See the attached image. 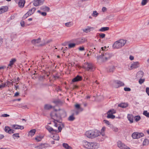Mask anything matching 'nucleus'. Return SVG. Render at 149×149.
Segmentation results:
<instances>
[{
  "label": "nucleus",
  "mask_w": 149,
  "mask_h": 149,
  "mask_svg": "<svg viewBox=\"0 0 149 149\" xmlns=\"http://www.w3.org/2000/svg\"><path fill=\"white\" fill-rule=\"evenodd\" d=\"M67 116V113L65 110L59 109L58 110L54 109L50 113V116L52 119L54 120V122L56 121L59 122V124L61 123V118H65Z\"/></svg>",
  "instance_id": "obj_1"
},
{
  "label": "nucleus",
  "mask_w": 149,
  "mask_h": 149,
  "mask_svg": "<svg viewBox=\"0 0 149 149\" xmlns=\"http://www.w3.org/2000/svg\"><path fill=\"white\" fill-rule=\"evenodd\" d=\"M101 50L100 51V53L101 54V55L97 56V59L98 62H104L109 59L111 56L112 55L107 52H105L107 50L106 47H102Z\"/></svg>",
  "instance_id": "obj_2"
},
{
  "label": "nucleus",
  "mask_w": 149,
  "mask_h": 149,
  "mask_svg": "<svg viewBox=\"0 0 149 149\" xmlns=\"http://www.w3.org/2000/svg\"><path fill=\"white\" fill-rule=\"evenodd\" d=\"M54 126L56 127H58V130H54L53 128L49 126L46 127V128L48 131L53 134L54 133H57L61 132L62 128L64 127V124L63 123L58 124L54 121Z\"/></svg>",
  "instance_id": "obj_3"
},
{
  "label": "nucleus",
  "mask_w": 149,
  "mask_h": 149,
  "mask_svg": "<svg viewBox=\"0 0 149 149\" xmlns=\"http://www.w3.org/2000/svg\"><path fill=\"white\" fill-rule=\"evenodd\" d=\"M99 134L98 130H90L86 132L85 135L89 139H93L99 136Z\"/></svg>",
  "instance_id": "obj_4"
},
{
  "label": "nucleus",
  "mask_w": 149,
  "mask_h": 149,
  "mask_svg": "<svg viewBox=\"0 0 149 149\" xmlns=\"http://www.w3.org/2000/svg\"><path fill=\"white\" fill-rule=\"evenodd\" d=\"M126 41L123 39L120 40L115 42L113 45V48L119 49L124 46L126 43Z\"/></svg>",
  "instance_id": "obj_5"
},
{
  "label": "nucleus",
  "mask_w": 149,
  "mask_h": 149,
  "mask_svg": "<svg viewBox=\"0 0 149 149\" xmlns=\"http://www.w3.org/2000/svg\"><path fill=\"white\" fill-rule=\"evenodd\" d=\"M83 68L86 70L90 71H93L95 70L93 65L91 63H85Z\"/></svg>",
  "instance_id": "obj_6"
},
{
  "label": "nucleus",
  "mask_w": 149,
  "mask_h": 149,
  "mask_svg": "<svg viewBox=\"0 0 149 149\" xmlns=\"http://www.w3.org/2000/svg\"><path fill=\"white\" fill-rule=\"evenodd\" d=\"M111 84L113 87L115 88H118L124 85L123 82L119 80H114L111 82Z\"/></svg>",
  "instance_id": "obj_7"
},
{
  "label": "nucleus",
  "mask_w": 149,
  "mask_h": 149,
  "mask_svg": "<svg viewBox=\"0 0 149 149\" xmlns=\"http://www.w3.org/2000/svg\"><path fill=\"white\" fill-rule=\"evenodd\" d=\"M116 113V111L115 110L113 109H110L107 112V117L108 118L113 119L115 118V116L113 114Z\"/></svg>",
  "instance_id": "obj_8"
},
{
  "label": "nucleus",
  "mask_w": 149,
  "mask_h": 149,
  "mask_svg": "<svg viewBox=\"0 0 149 149\" xmlns=\"http://www.w3.org/2000/svg\"><path fill=\"white\" fill-rule=\"evenodd\" d=\"M144 136V134L143 133L138 132H134L132 135V137L133 139H138Z\"/></svg>",
  "instance_id": "obj_9"
},
{
  "label": "nucleus",
  "mask_w": 149,
  "mask_h": 149,
  "mask_svg": "<svg viewBox=\"0 0 149 149\" xmlns=\"http://www.w3.org/2000/svg\"><path fill=\"white\" fill-rule=\"evenodd\" d=\"M92 142H89L87 141H84L83 142V146L85 148L87 149H91Z\"/></svg>",
  "instance_id": "obj_10"
},
{
  "label": "nucleus",
  "mask_w": 149,
  "mask_h": 149,
  "mask_svg": "<svg viewBox=\"0 0 149 149\" xmlns=\"http://www.w3.org/2000/svg\"><path fill=\"white\" fill-rule=\"evenodd\" d=\"M139 63L138 62H136L132 63L129 68L130 70L133 69L138 68L139 66Z\"/></svg>",
  "instance_id": "obj_11"
},
{
  "label": "nucleus",
  "mask_w": 149,
  "mask_h": 149,
  "mask_svg": "<svg viewBox=\"0 0 149 149\" xmlns=\"http://www.w3.org/2000/svg\"><path fill=\"white\" fill-rule=\"evenodd\" d=\"M94 28L90 26H87L86 28L82 29V30L84 32L88 33L91 31H93Z\"/></svg>",
  "instance_id": "obj_12"
},
{
  "label": "nucleus",
  "mask_w": 149,
  "mask_h": 149,
  "mask_svg": "<svg viewBox=\"0 0 149 149\" xmlns=\"http://www.w3.org/2000/svg\"><path fill=\"white\" fill-rule=\"evenodd\" d=\"M86 41V40L85 38H80L77 39L76 40V44L77 45L82 44Z\"/></svg>",
  "instance_id": "obj_13"
},
{
  "label": "nucleus",
  "mask_w": 149,
  "mask_h": 149,
  "mask_svg": "<svg viewBox=\"0 0 149 149\" xmlns=\"http://www.w3.org/2000/svg\"><path fill=\"white\" fill-rule=\"evenodd\" d=\"M33 5L35 6H37L41 5L43 3V0H34Z\"/></svg>",
  "instance_id": "obj_14"
},
{
  "label": "nucleus",
  "mask_w": 149,
  "mask_h": 149,
  "mask_svg": "<svg viewBox=\"0 0 149 149\" xmlns=\"http://www.w3.org/2000/svg\"><path fill=\"white\" fill-rule=\"evenodd\" d=\"M8 9L7 6H3L0 8V14L6 12Z\"/></svg>",
  "instance_id": "obj_15"
},
{
  "label": "nucleus",
  "mask_w": 149,
  "mask_h": 149,
  "mask_svg": "<svg viewBox=\"0 0 149 149\" xmlns=\"http://www.w3.org/2000/svg\"><path fill=\"white\" fill-rule=\"evenodd\" d=\"M12 128L15 129L22 130L24 128L23 126L19 125L17 124H13L11 125Z\"/></svg>",
  "instance_id": "obj_16"
},
{
  "label": "nucleus",
  "mask_w": 149,
  "mask_h": 149,
  "mask_svg": "<svg viewBox=\"0 0 149 149\" xmlns=\"http://www.w3.org/2000/svg\"><path fill=\"white\" fill-rule=\"evenodd\" d=\"M100 146L99 143L95 142H92L91 146V149H97Z\"/></svg>",
  "instance_id": "obj_17"
},
{
  "label": "nucleus",
  "mask_w": 149,
  "mask_h": 149,
  "mask_svg": "<svg viewBox=\"0 0 149 149\" xmlns=\"http://www.w3.org/2000/svg\"><path fill=\"white\" fill-rule=\"evenodd\" d=\"M134 118V116L132 114H128L127 115V118L130 123H132L133 122Z\"/></svg>",
  "instance_id": "obj_18"
},
{
  "label": "nucleus",
  "mask_w": 149,
  "mask_h": 149,
  "mask_svg": "<svg viewBox=\"0 0 149 149\" xmlns=\"http://www.w3.org/2000/svg\"><path fill=\"white\" fill-rule=\"evenodd\" d=\"M43 135L39 134L37 135L35 138V140L37 142L40 141L44 137Z\"/></svg>",
  "instance_id": "obj_19"
},
{
  "label": "nucleus",
  "mask_w": 149,
  "mask_h": 149,
  "mask_svg": "<svg viewBox=\"0 0 149 149\" xmlns=\"http://www.w3.org/2000/svg\"><path fill=\"white\" fill-rule=\"evenodd\" d=\"M25 1L24 0H19V1L18 3L19 6L21 8H22L24 7Z\"/></svg>",
  "instance_id": "obj_20"
},
{
  "label": "nucleus",
  "mask_w": 149,
  "mask_h": 149,
  "mask_svg": "<svg viewBox=\"0 0 149 149\" xmlns=\"http://www.w3.org/2000/svg\"><path fill=\"white\" fill-rule=\"evenodd\" d=\"M82 79V78L81 76L77 75L72 79V81L73 82L78 81L81 80Z\"/></svg>",
  "instance_id": "obj_21"
},
{
  "label": "nucleus",
  "mask_w": 149,
  "mask_h": 149,
  "mask_svg": "<svg viewBox=\"0 0 149 149\" xmlns=\"http://www.w3.org/2000/svg\"><path fill=\"white\" fill-rule=\"evenodd\" d=\"M47 144H41L40 145L35 147V148L38 149H42L46 147L47 146Z\"/></svg>",
  "instance_id": "obj_22"
},
{
  "label": "nucleus",
  "mask_w": 149,
  "mask_h": 149,
  "mask_svg": "<svg viewBox=\"0 0 149 149\" xmlns=\"http://www.w3.org/2000/svg\"><path fill=\"white\" fill-rule=\"evenodd\" d=\"M106 130V127H103L101 130V132L99 131L100 135H101L102 136H105V133L104 132Z\"/></svg>",
  "instance_id": "obj_23"
},
{
  "label": "nucleus",
  "mask_w": 149,
  "mask_h": 149,
  "mask_svg": "<svg viewBox=\"0 0 149 149\" xmlns=\"http://www.w3.org/2000/svg\"><path fill=\"white\" fill-rule=\"evenodd\" d=\"M41 41V39L38 38L37 39H33L31 41V42L33 44H36L39 43Z\"/></svg>",
  "instance_id": "obj_24"
},
{
  "label": "nucleus",
  "mask_w": 149,
  "mask_h": 149,
  "mask_svg": "<svg viewBox=\"0 0 149 149\" xmlns=\"http://www.w3.org/2000/svg\"><path fill=\"white\" fill-rule=\"evenodd\" d=\"M115 69V67L113 65H112L108 68L107 69V71L109 72H113Z\"/></svg>",
  "instance_id": "obj_25"
},
{
  "label": "nucleus",
  "mask_w": 149,
  "mask_h": 149,
  "mask_svg": "<svg viewBox=\"0 0 149 149\" xmlns=\"http://www.w3.org/2000/svg\"><path fill=\"white\" fill-rule=\"evenodd\" d=\"M51 137L54 140L58 141L59 139V136L57 134H56L51 136Z\"/></svg>",
  "instance_id": "obj_26"
},
{
  "label": "nucleus",
  "mask_w": 149,
  "mask_h": 149,
  "mask_svg": "<svg viewBox=\"0 0 149 149\" xmlns=\"http://www.w3.org/2000/svg\"><path fill=\"white\" fill-rule=\"evenodd\" d=\"M36 132V130L35 129H33L31 130L29 132L28 135L29 136H30L32 137L33 136L35 133Z\"/></svg>",
  "instance_id": "obj_27"
},
{
  "label": "nucleus",
  "mask_w": 149,
  "mask_h": 149,
  "mask_svg": "<svg viewBox=\"0 0 149 149\" xmlns=\"http://www.w3.org/2000/svg\"><path fill=\"white\" fill-rule=\"evenodd\" d=\"M143 72L142 71H139L136 74V77L137 78H141L143 76Z\"/></svg>",
  "instance_id": "obj_28"
},
{
  "label": "nucleus",
  "mask_w": 149,
  "mask_h": 149,
  "mask_svg": "<svg viewBox=\"0 0 149 149\" xmlns=\"http://www.w3.org/2000/svg\"><path fill=\"white\" fill-rule=\"evenodd\" d=\"M16 59L15 58L12 59L10 61L9 64L8 65V66L10 67H11L14 64V63L16 61Z\"/></svg>",
  "instance_id": "obj_29"
},
{
  "label": "nucleus",
  "mask_w": 149,
  "mask_h": 149,
  "mask_svg": "<svg viewBox=\"0 0 149 149\" xmlns=\"http://www.w3.org/2000/svg\"><path fill=\"white\" fill-rule=\"evenodd\" d=\"M4 130L5 132L9 134H10V131H11V129L8 126H5Z\"/></svg>",
  "instance_id": "obj_30"
},
{
  "label": "nucleus",
  "mask_w": 149,
  "mask_h": 149,
  "mask_svg": "<svg viewBox=\"0 0 149 149\" xmlns=\"http://www.w3.org/2000/svg\"><path fill=\"white\" fill-rule=\"evenodd\" d=\"M36 10V8H33L28 11L27 13L29 14L30 15H31L34 13Z\"/></svg>",
  "instance_id": "obj_31"
},
{
  "label": "nucleus",
  "mask_w": 149,
  "mask_h": 149,
  "mask_svg": "<svg viewBox=\"0 0 149 149\" xmlns=\"http://www.w3.org/2000/svg\"><path fill=\"white\" fill-rule=\"evenodd\" d=\"M128 104L126 103H122L118 105V106L122 108H125L127 107Z\"/></svg>",
  "instance_id": "obj_32"
},
{
  "label": "nucleus",
  "mask_w": 149,
  "mask_h": 149,
  "mask_svg": "<svg viewBox=\"0 0 149 149\" xmlns=\"http://www.w3.org/2000/svg\"><path fill=\"white\" fill-rule=\"evenodd\" d=\"M40 9L44 11H49L50 9L49 7L46 6H42L40 8Z\"/></svg>",
  "instance_id": "obj_33"
},
{
  "label": "nucleus",
  "mask_w": 149,
  "mask_h": 149,
  "mask_svg": "<svg viewBox=\"0 0 149 149\" xmlns=\"http://www.w3.org/2000/svg\"><path fill=\"white\" fill-rule=\"evenodd\" d=\"M149 144V140L145 139L143 142V145L144 146H147Z\"/></svg>",
  "instance_id": "obj_34"
},
{
  "label": "nucleus",
  "mask_w": 149,
  "mask_h": 149,
  "mask_svg": "<svg viewBox=\"0 0 149 149\" xmlns=\"http://www.w3.org/2000/svg\"><path fill=\"white\" fill-rule=\"evenodd\" d=\"M73 111L74 112V113H73V115H78L80 112H81L82 111H80V110L79 109H74L73 110Z\"/></svg>",
  "instance_id": "obj_35"
},
{
  "label": "nucleus",
  "mask_w": 149,
  "mask_h": 149,
  "mask_svg": "<svg viewBox=\"0 0 149 149\" xmlns=\"http://www.w3.org/2000/svg\"><path fill=\"white\" fill-rule=\"evenodd\" d=\"M109 127L113 131L116 132L118 131V129L117 127L113 126V125H110V126H109Z\"/></svg>",
  "instance_id": "obj_36"
},
{
  "label": "nucleus",
  "mask_w": 149,
  "mask_h": 149,
  "mask_svg": "<svg viewBox=\"0 0 149 149\" xmlns=\"http://www.w3.org/2000/svg\"><path fill=\"white\" fill-rule=\"evenodd\" d=\"M109 27H103L101 28L100 29H99V31H100L103 32L107 31L109 30Z\"/></svg>",
  "instance_id": "obj_37"
},
{
  "label": "nucleus",
  "mask_w": 149,
  "mask_h": 149,
  "mask_svg": "<svg viewBox=\"0 0 149 149\" xmlns=\"http://www.w3.org/2000/svg\"><path fill=\"white\" fill-rule=\"evenodd\" d=\"M75 109L80 110V111H82L83 110V109L81 107L79 104H77L75 105Z\"/></svg>",
  "instance_id": "obj_38"
},
{
  "label": "nucleus",
  "mask_w": 149,
  "mask_h": 149,
  "mask_svg": "<svg viewBox=\"0 0 149 149\" xmlns=\"http://www.w3.org/2000/svg\"><path fill=\"white\" fill-rule=\"evenodd\" d=\"M63 146L66 149H71V147L69 146L68 144L66 143H63Z\"/></svg>",
  "instance_id": "obj_39"
},
{
  "label": "nucleus",
  "mask_w": 149,
  "mask_h": 149,
  "mask_svg": "<svg viewBox=\"0 0 149 149\" xmlns=\"http://www.w3.org/2000/svg\"><path fill=\"white\" fill-rule=\"evenodd\" d=\"M52 107V106L49 104H46L44 107V108L45 109L49 110Z\"/></svg>",
  "instance_id": "obj_40"
},
{
  "label": "nucleus",
  "mask_w": 149,
  "mask_h": 149,
  "mask_svg": "<svg viewBox=\"0 0 149 149\" xmlns=\"http://www.w3.org/2000/svg\"><path fill=\"white\" fill-rule=\"evenodd\" d=\"M74 115H73V114L68 118V120L70 121H72L74 120L75 119V118L74 117Z\"/></svg>",
  "instance_id": "obj_41"
},
{
  "label": "nucleus",
  "mask_w": 149,
  "mask_h": 149,
  "mask_svg": "<svg viewBox=\"0 0 149 149\" xmlns=\"http://www.w3.org/2000/svg\"><path fill=\"white\" fill-rule=\"evenodd\" d=\"M98 15L99 13H97L96 10L94 11L92 14V15L95 17H96Z\"/></svg>",
  "instance_id": "obj_42"
},
{
  "label": "nucleus",
  "mask_w": 149,
  "mask_h": 149,
  "mask_svg": "<svg viewBox=\"0 0 149 149\" xmlns=\"http://www.w3.org/2000/svg\"><path fill=\"white\" fill-rule=\"evenodd\" d=\"M19 134L18 133L13 134V137L14 139L19 138Z\"/></svg>",
  "instance_id": "obj_43"
},
{
  "label": "nucleus",
  "mask_w": 149,
  "mask_h": 149,
  "mask_svg": "<svg viewBox=\"0 0 149 149\" xmlns=\"http://www.w3.org/2000/svg\"><path fill=\"white\" fill-rule=\"evenodd\" d=\"M143 114L146 117L149 118V112H148L147 111H144Z\"/></svg>",
  "instance_id": "obj_44"
},
{
  "label": "nucleus",
  "mask_w": 149,
  "mask_h": 149,
  "mask_svg": "<svg viewBox=\"0 0 149 149\" xmlns=\"http://www.w3.org/2000/svg\"><path fill=\"white\" fill-rule=\"evenodd\" d=\"M76 45H77L76 43H70L68 44L69 47V48H73Z\"/></svg>",
  "instance_id": "obj_45"
},
{
  "label": "nucleus",
  "mask_w": 149,
  "mask_h": 149,
  "mask_svg": "<svg viewBox=\"0 0 149 149\" xmlns=\"http://www.w3.org/2000/svg\"><path fill=\"white\" fill-rule=\"evenodd\" d=\"M135 120L136 122L139 121L141 119V117L139 116H137L134 117Z\"/></svg>",
  "instance_id": "obj_46"
},
{
  "label": "nucleus",
  "mask_w": 149,
  "mask_h": 149,
  "mask_svg": "<svg viewBox=\"0 0 149 149\" xmlns=\"http://www.w3.org/2000/svg\"><path fill=\"white\" fill-rule=\"evenodd\" d=\"M149 0H142L141 3V5L142 6L145 5L148 2Z\"/></svg>",
  "instance_id": "obj_47"
},
{
  "label": "nucleus",
  "mask_w": 149,
  "mask_h": 149,
  "mask_svg": "<svg viewBox=\"0 0 149 149\" xmlns=\"http://www.w3.org/2000/svg\"><path fill=\"white\" fill-rule=\"evenodd\" d=\"M73 25V24L71 22H68L65 23V25L68 27H70L72 26Z\"/></svg>",
  "instance_id": "obj_48"
},
{
  "label": "nucleus",
  "mask_w": 149,
  "mask_h": 149,
  "mask_svg": "<svg viewBox=\"0 0 149 149\" xmlns=\"http://www.w3.org/2000/svg\"><path fill=\"white\" fill-rule=\"evenodd\" d=\"M30 15L27 12L22 17L23 19H25L29 16Z\"/></svg>",
  "instance_id": "obj_49"
},
{
  "label": "nucleus",
  "mask_w": 149,
  "mask_h": 149,
  "mask_svg": "<svg viewBox=\"0 0 149 149\" xmlns=\"http://www.w3.org/2000/svg\"><path fill=\"white\" fill-rule=\"evenodd\" d=\"M30 15L27 12L22 17L23 19H25L29 16Z\"/></svg>",
  "instance_id": "obj_50"
},
{
  "label": "nucleus",
  "mask_w": 149,
  "mask_h": 149,
  "mask_svg": "<svg viewBox=\"0 0 149 149\" xmlns=\"http://www.w3.org/2000/svg\"><path fill=\"white\" fill-rule=\"evenodd\" d=\"M6 86V83H2L0 85V89H1L5 87Z\"/></svg>",
  "instance_id": "obj_51"
},
{
  "label": "nucleus",
  "mask_w": 149,
  "mask_h": 149,
  "mask_svg": "<svg viewBox=\"0 0 149 149\" xmlns=\"http://www.w3.org/2000/svg\"><path fill=\"white\" fill-rule=\"evenodd\" d=\"M103 122L104 123H105L107 125L110 126V125H111L110 124V123L107 120H103Z\"/></svg>",
  "instance_id": "obj_52"
},
{
  "label": "nucleus",
  "mask_w": 149,
  "mask_h": 149,
  "mask_svg": "<svg viewBox=\"0 0 149 149\" xmlns=\"http://www.w3.org/2000/svg\"><path fill=\"white\" fill-rule=\"evenodd\" d=\"M6 84V86L9 87L11 85L12 82H10L8 81H7L5 83Z\"/></svg>",
  "instance_id": "obj_53"
},
{
  "label": "nucleus",
  "mask_w": 149,
  "mask_h": 149,
  "mask_svg": "<svg viewBox=\"0 0 149 149\" xmlns=\"http://www.w3.org/2000/svg\"><path fill=\"white\" fill-rule=\"evenodd\" d=\"M144 79H140L139 80V83L140 84H141L144 82Z\"/></svg>",
  "instance_id": "obj_54"
},
{
  "label": "nucleus",
  "mask_w": 149,
  "mask_h": 149,
  "mask_svg": "<svg viewBox=\"0 0 149 149\" xmlns=\"http://www.w3.org/2000/svg\"><path fill=\"white\" fill-rule=\"evenodd\" d=\"M9 115L7 114H4L1 115V117H8L9 116Z\"/></svg>",
  "instance_id": "obj_55"
},
{
  "label": "nucleus",
  "mask_w": 149,
  "mask_h": 149,
  "mask_svg": "<svg viewBox=\"0 0 149 149\" xmlns=\"http://www.w3.org/2000/svg\"><path fill=\"white\" fill-rule=\"evenodd\" d=\"M105 34L104 33H101L100 34V38H104L105 37Z\"/></svg>",
  "instance_id": "obj_56"
},
{
  "label": "nucleus",
  "mask_w": 149,
  "mask_h": 149,
  "mask_svg": "<svg viewBox=\"0 0 149 149\" xmlns=\"http://www.w3.org/2000/svg\"><path fill=\"white\" fill-rule=\"evenodd\" d=\"M124 90L125 91H131V89L129 88L125 87L124 88Z\"/></svg>",
  "instance_id": "obj_57"
},
{
  "label": "nucleus",
  "mask_w": 149,
  "mask_h": 149,
  "mask_svg": "<svg viewBox=\"0 0 149 149\" xmlns=\"http://www.w3.org/2000/svg\"><path fill=\"white\" fill-rule=\"evenodd\" d=\"M146 92L147 94L149 96V88L147 87L146 89Z\"/></svg>",
  "instance_id": "obj_58"
},
{
  "label": "nucleus",
  "mask_w": 149,
  "mask_h": 149,
  "mask_svg": "<svg viewBox=\"0 0 149 149\" xmlns=\"http://www.w3.org/2000/svg\"><path fill=\"white\" fill-rule=\"evenodd\" d=\"M21 26L22 27L24 26V21H21L20 22Z\"/></svg>",
  "instance_id": "obj_59"
},
{
  "label": "nucleus",
  "mask_w": 149,
  "mask_h": 149,
  "mask_svg": "<svg viewBox=\"0 0 149 149\" xmlns=\"http://www.w3.org/2000/svg\"><path fill=\"white\" fill-rule=\"evenodd\" d=\"M102 10L103 12H104L107 10V9L105 7H102Z\"/></svg>",
  "instance_id": "obj_60"
},
{
  "label": "nucleus",
  "mask_w": 149,
  "mask_h": 149,
  "mask_svg": "<svg viewBox=\"0 0 149 149\" xmlns=\"http://www.w3.org/2000/svg\"><path fill=\"white\" fill-rule=\"evenodd\" d=\"M4 137V136L3 134H0V140L3 138Z\"/></svg>",
  "instance_id": "obj_61"
},
{
  "label": "nucleus",
  "mask_w": 149,
  "mask_h": 149,
  "mask_svg": "<svg viewBox=\"0 0 149 149\" xmlns=\"http://www.w3.org/2000/svg\"><path fill=\"white\" fill-rule=\"evenodd\" d=\"M41 15L42 16H45L46 15L47 13L46 12H42L41 13Z\"/></svg>",
  "instance_id": "obj_62"
},
{
  "label": "nucleus",
  "mask_w": 149,
  "mask_h": 149,
  "mask_svg": "<svg viewBox=\"0 0 149 149\" xmlns=\"http://www.w3.org/2000/svg\"><path fill=\"white\" fill-rule=\"evenodd\" d=\"M11 130L9 134H12L14 132V130H13L11 129Z\"/></svg>",
  "instance_id": "obj_63"
},
{
  "label": "nucleus",
  "mask_w": 149,
  "mask_h": 149,
  "mask_svg": "<svg viewBox=\"0 0 149 149\" xmlns=\"http://www.w3.org/2000/svg\"><path fill=\"white\" fill-rule=\"evenodd\" d=\"M54 77L55 79H56L59 78V77L58 76H54Z\"/></svg>",
  "instance_id": "obj_64"
}]
</instances>
